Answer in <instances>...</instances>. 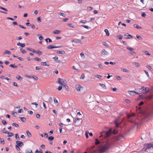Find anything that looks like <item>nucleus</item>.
I'll use <instances>...</instances> for the list:
<instances>
[{
  "label": "nucleus",
  "mask_w": 153,
  "mask_h": 153,
  "mask_svg": "<svg viewBox=\"0 0 153 153\" xmlns=\"http://www.w3.org/2000/svg\"><path fill=\"white\" fill-rule=\"evenodd\" d=\"M123 138V136L122 135H120L117 137L116 139L118 141H120V140Z\"/></svg>",
  "instance_id": "dca6fc26"
},
{
  "label": "nucleus",
  "mask_w": 153,
  "mask_h": 153,
  "mask_svg": "<svg viewBox=\"0 0 153 153\" xmlns=\"http://www.w3.org/2000/svg\"><path fill=\"white\" fill-rule=\"evenodd\" d=\"M144 71L146 74V75L148 77H149V75L148 74V72L145 70H144Z\"/></svg>",
  "instance_id": "6e6d98bb"
},
{
  "label": "nucleus",
  "mask_w": 153,
  "mask_h": 153,
  "mask_svg": "<svg viewBox=\"0 0 153 153\" xmlns=\"http://www.w3.org/2000/svg\"><path fill=\"white\" fill-rule=\"evenodd\" d=\"M127 49H128L130 51V52L129 53L131 54L132 55H135V52L134 51H133V50H134V49L133 48H131L130 47H127Z\"/></svg>",
  "instance_id": "423d86ee"
},
{
  "label": "nucleus",
  "mask_w": 153,
  "mask_h": 153,
  "mask_svg": "<svg viewBox=\"0 0 153 153\" xmlns=\"http://www.w3.org/2000/svg\"><path fill=\"white\" fill-rule=\"evenodd\" d=\"M0 143L3 144H4L5 142L4 139L0 137Z\"/></svg>",
  "instance_id": "c85d7f7f"
},
{
  "label": "nucleus",
  "mask_w": 153,
  "mask_h": 153,
  "mask_svg": "<svg viewBox=\"0 0 153 153\" xmlns=\"http://www.w3.org/2000/svg\"><path fill=\"white\" fill-rule=\"evenodd\" d=\"M124 37L126 39H130L133 38V36L128 33H126L124 35Z\"/></svg>",
  "instance_id": "6e6552de"
},
{
  "label": "nucleus",
  "mask_w": 153,
  "mask_h": 153,
  "mask_svg": "<svg viewBox=\"0 0 153 153\" xmlns=\"http://www.w3.org/2000/svg\"><path fill=\"white\" fill-rule=\"evenodd\" d=\"M111 144L107 142L103 145L100 147L99 151L100 153H104L106 150L111 148Z\"/></svg>",
  "instance_id": "f257e3e1"
},
{
  "label": "nucleus",
  "mask_w": 153,
  "mask_h": 153,
  "mask_svg": "<svg viewBox=\"0 0 153 153\" xmlns=\"http://www.w3.org/2000/svg\"><path fill=\"white\" fill-rule=\"evenodd\" d=\"M117 38L118 39H122L123 38V37L122 36L119 35L118 36H117Z\"/></svg>",
  "instance_id": "79ce46f5"
},
{
  "label": "nucleus",
  "mask_w": 153,
  "mask_h": 153,
  "mask_svg": "<svg viewBox=\"0 0 153 153\" xmlns=\"http://www.w3.org/2000/svg\"><path fill=\"white\" fill-rule=\"evenodd\" d=\"M101 53L104 55H106L109 54L108 52L106 51L104 49H103L101 51Z\"/></svg>",
  "instance_id": "9d476101"
},
{
  "label": "nucleus",
  "mask_w": 153,
  "mask_h": 153,
  "mask_svg": "<svg viewBox=\"0 0 153 153\" xmlns=\"http://www.w3.org/2000/svg\"><path fill=\"white\" fill-rule=\"evenodd\" d=\"M99 84L102 88H104L105 89H107V87L105 86V84L101 83H100Z\"/></svg>",
  "instance_id": "4be33fe9"
},
{
  "label": "nucleus",
  "mask_w": 153,
  "mask_h": 153,
  "mask_svg": "<svg viewBox=\"0 0 153 153\" xmlns=\"http://www.w3.org/2000/svg\"><path fill=\"white\" fill-rule=\"evenodd\" d=\"M16 79H18L19 80H21L22 79V78L19 75H17L16 76Z\"/></svg>",
  "instance_id": "412c9836"
},
{
  "label": "nucleus",
  "mask_w": 153,
  "mask_h": 153,
  "mask_svg": "<svg viewBox=\"0 0 153 153\" xmlns=\"http://www.w3.org/2000/svg\"><path fill=\"white\" fill-rule=\"evenodd\" d=\"M102 45L107 47H108V45L105 42H102Z\"/></svg>",
  "instance_id": "58836bf2"
},
{
  "label": "nucleus",
  "mask_w": 153,
  "mask_h": 153,
  "mask_svg": "<svg viewBox=\"0 0 153 153\" xmlns=\"http://www.w3.org/2000/svg\"><path fill=\"white\" fill-rule=\"evenodd\" d=\"M72 42L75 43H78L82 44L81 41L79 40L78 39H74L72 40Z\"/></svg>",
  "instance_id": "4468645a"
},
{
  "label": "nucleus",
  "mask_w": 153,
  "mask_h": 153,
  "mask_svg": "<svg viewBox=\"0 0 153 153\" xmlns=\"http://www.w3.org/2000/svg\"><path fill=\"white\" fill-rule=\"evenodd\" d=\"M56 53L57 54H60L62 55L64 54L65 53V52L64 51H57Z\"/></svg>",
  "instance_id": "2eb2a0df"
},
{
  "label": "nucleus",
  "mask_w": 153,
  "mask_h": 153,
  "mask_svg": "<svg viewBox=\"0 0 153 153\" xmlns=\"http://www.w3.org/2000/svg\"><path fill=\"white\" fill-rule=\"evenodd\" d=\"M19 27H21L22 28H23L24 29H25L26 28L24 26H23L22 25H19Z\"/></svg>",
  "instance_id": "0e129e2a"
},
{
  "label": "nucleus",
  "mask_w": 153,
  "mask_h": 153,
  "mask_svg": "<svg viewBox=\"0 0 153 153\" xmlns=\"http://www.w3.org/2000/svg\"><path fill=\"white\" fill-rule=\"evenodd\" d=\"M80 23H81L83 24H85L87 21L86 20H81L79 21Z\"/></svg>",
  "instance_id": "37998d69"
},
{
  "label": "nucleus",
  "mask_w": 153,
  "mask_h": 153,
  "mask_svg": "<svg viewBox=\"0 0 153 153\" xmlns=\"http://www.w3.org/2000/svg\"><path fill=\"white\" fill-rule=\"evenodd\" d=\"M130 93H135L137 94H139V93L138 92H137L135 91H129Z\"/></svg>",
  "instance_id": "09e8293b"
},
{
  "label": "nucleus",
  "mask_w": 153,
  "mask_h": 153,
  "mask_svg": "<svg viewBox=\"0 0 153 153\" xmlns=\"http://www.w3.org/2000/svg\"><path fill=\"white\" fill-rule=\"evenodd\" d=\"M60 32V30H56L53 32V33L54 34H59Z\"/></svg>",
  "instance_id": "a211bd4d"
},
{
  "label": "nucleus",
  "mask_w": 153,
  "mask_h": 153,
  "mask_svg": "<svg viewBox=\"0 0 153 153\" xmlns=\"http://www.w3.org/2000/svg\"><path fill=\"white\" fill-rule=\"evenodd\" d=\"M62 86L61 85L59 86L58 88V90L59 91H60L62 89Z\"/></svg>",
  "instance_id": "680f3d73"
},
{
  "label": "nucleus",
  "mask_w": 153,
  "mask_h": 153,
  "mask_svg": "<svg viewBox=\"0 0 153 153\" xmlns=\"http://www.w3.org/2000/svg\"><path fill=\"white\" fill-rule=\"evenodd\" d=\"M147 87H145L144 86L141 87V88H140V89L142 91L145 90L146 93H147L149 91V90L147 91Z\"/></svg>",
  "instance_id": "ddd939ff"
},
{
  "label": "nucleus",
  "mask_w": 153,
  "mask_h": 153,
  "mask_svg": "<svg viewBox=\"0 0 153 153\" xmlns=\"http://www.w3.org/2000/svg\"><path fill=\"white\" fill-rule=\"evenodd\" d=\"M53 100L54 102L55 103H57V105H58L59 104L58 103V101L55 98H54Z\"/></svg>",
  "instance_id": "13d9d810"
},
{
  "label": "nucleus",
  "mask_w": 153,
  "mask_h": 153,
  "mask_svg": "<svg viewBox=\"0 0 153 153\" xmlns=\"http://www.w3.org/2000/svg\"><path fill=\"white\" fill-rule=\"evenodd\" d=\"M2 123L4 125H6L7 123L4 120H3L2 121Z\"/></svg>",
  "instance_id": "864d4df0"
},
{
  "label": "nucleus",
  "mask_w": 153,
  "mask_h": 153,
  "mask_svg": "<svg viewBox=\"0 0 153 153\" xmlns=\"http://www.w3.org/2000/svg\"><path fill=\"white\" fill-rule=\"evenodd\" d=\"M17 114V113L16 112H13L12 113V115L14 117H16V115Z\"/></svg>",
  "instance_id": "8fccbe9b"
},
{
  "label": "nucleus",
  "mask_w": 153,
  "mask_h": 153,
  "mask_svg": "<svg viewBox=\"0 0 153 153\" xmlns=\"http://www.w3.org/2000/svg\"><path fill=\"white\" fill-rule=\"evenodd\" d=\"M122 71L124 72H127L128 71V70L125 68H123Z\"/></svg>",
  "instance_id": "052dcab7"
},
{
  "label": "nucleus",
  "mask_w": 153,
  "mask_h": 153,
  "mask_svg": "<svg viewBox=\"0 0 153 153\" xmlns=\"http://www.w3.org/2000/svg\"><path fill=\"white\" fill-rule=\"evenodd\" d=\"M16 149H17V150L18 151H20V149L19 147V146H18V145H16L15 146Z\"/></svg>",
  "instance_id": "de8ad7c7"
},
{
  "label": "nucleus",
  "mask_w": 153,
  "mask_h": 153,
  "mask_svg": "<svg viewBox=\"0 0 153 153\" xmlns=\"http://www.w3.org/2000/svg\"><path fill=\"white\" fill-rule=\"evenodd\" d=\"M9 66L13 68H16L17 67V66L16 65H14L13 64H10L9 65Z\"/></svg>",
  "instance_id": "72a5a7b5"
},
{
  "label": "nucleus",
  "mask_w": 153,
  "mask_h": 153,
  "mask_svg": "<svg viewBox=\"0 0 153 153\" xmlns=\"http://www.w3.org/2000/svg\"><path fill=\"white\" fill-rule=\"evenodd\" d=\"M59 15L60 16H62L63 17H65L66 16V15L63 13H59Z\"/></svg>",
  "instance_id": "49530a36"
},
{
  "label": "nucleus",
  "mask_w": 153,
  "mask_h": 153,
  "mask_svg": "<svg viewBox=\"0 0 153 153\" xmlns=\"http://www.w3.org/2000/svg\"><path fill=\"white\" fill-rule=\"evenodd\" d=\"M18 46H20L22 48H24L25 46V43H22L20 42H18L17 44Z\"/></svg>",
  "instance_id": "f8f14e48"
},
{
  "label": "nucleus",
  "mask_w": 153,
  "mask_h": 153,
  "mask_svg": "<svg viewBox=\"0 0 153 153\" xmlns=\"http://www.w3.org/2000/svg\"><path fill=\"white\" fill-rule=\"evenodd\" d=\"M23 111V110L21 109H19L18 110V112L19 113H20Z\"/></svg>",
  "instance_id": "bf43d9fd"
},
{
  "label": "nucleus",
  "mask_w": 153,
  "mask_h": 153,
  "mask_svg": "<svg viewBox=\"0 0 153 153\" xmlns=\"http://www.w3.org/2000/svg\"><path fill=\"white\" fill-rule=\"evenodd\" d=\"M16 143L17 144L16 145H18V146L19 147H22V146L24 145V144L22 142L20 141H16Z\"/></svg>",
  "instance_id": "1a4fd4ad"
},
{
  "label": "nucleus",
  "mask_w": 153,
  "mask_h": 153,
  "mask_svg": "<svg viewBox=\"0 0 153 153\" xmlns=\"http://www.w3.org/2000/svg\"><path fill=\"white\" fill-rule=\"evenodd\" d=\"M26 153H33L32 151L30 149L26 150Z\"/></svg>",
  "instance_id": "7c9ffc66"
},
{
  "label": "nucleus",
  "mask_w": 153,
  "mask_h": 153,
  "mask_svg": "<svg viewBox=\"0 0 153 153\" xmlns=\"http://www.w3.org/2000/svg\"><path fill=\"white\" fill-rule=\"evenodd\" d=\"M48 101L50 103H51L53 101V100L51 97H50L48 100Z\"/></svg>",
  "instance_id": "603ef678"
},
{
  "label": "nucleus",
  "mask_w": 153,
  "mask_h": 153,
  "mask_svg": "<svg viewBox=\"0 0 153 153\" xmlns=\"http://www.w3.org/2000/svg\"><path fill=\"white\" fill-rule=\"evenodd\" d=\"M63 86L65 87L66 90L68 91V87L66 85H63Z\"/></svg>",
  "instance_id": "4d7b16f0"
},
{
  "label": "nucleus",
  "mask_w": 153,
  "mask_h": 153,
  "mask_svg": "<svg viewBox=\"0 0 153 153\" xmlns=\"http://www.w3.org/2000/svg\"><path fill=\"white\" fill-rule=\"evenodd\" d=\"M41 17H39L37 18V21L39 22H41Z\"/></svg>",
  "instance_id": "69168bd1"
},
{
  "label": "nucleus",
  "mask_w": 153,
  "mask_h": 153,
  "mask_svg": "<svg viewBox=\"0 0 153 153\" xmlns=\"http://www.w3.org/2000/svg\"><path fill=\"white\" fill-rule=\"evenodd\" d=\"M116 77L117 79L119 80H121L122 79V78L119 76H116Z\"/></svg>",
  "instance_id": "3c124183"
},
{
  "label": "nucleus",
  "mask_w": 153,
  "mask_h": 153,
  "mask_svg": "<svg viewBox=\"0 0 153 153\" xmlns=\"http://www.w3.org/2000/svg\"><path fill=\"white\" fill-rule=\"evenodd\" d=\"M95 144L96 145H99L100 143V142L98 140V139L97 138H96L95 139Z\"/></svg>",
  "instance_id": "2f4dec72"
},
{
  "label": "nucleus",
  "mask_w": 153,
  "mask_h": 153,
  "mask_svg": "<svg viewBox=\"0 0 153 153\" xmlns=\"http://www.w3.org/2000/svg\"><path fill=\"white\" fill-rule=\"evenodd\" d=\"M36 53L38 54L39 55H42V51L39 50L38 51H36Z\"/></svg>",
  "instance_id": "f704fd0d"
},
{
  "label": "nucleus",
  "mask_w": 153,
  "mask_h": 153,
  "mask_svg": "<svg viewBox=\"0 0 153 153\" xmlns=\"http://www.w3.org/2000/svg\"><path fill=\"white\" fill-rule=\"evenodd\" d=\"M1 132L3 133H5V134H8L7 136L8 137H12L13 135V133H12V132H8L7 131H5L4 132V131H1Z\"/></svg>",
  "instance_id": "0eeeda50"
},
{
  "label": "nucleus",
  "mask_w": 153,
  "mask_h": 153,
  "mask_svg": "<svg viewBox=\"0 0 153 153\" xmlns=\"http://www.w3.org/2000/svg\"><path fill=\"white\" fill-rule=\"evenodd\" d=\"M134 27L137 29H140L142 28V27L139 26L138 25L134 24Z\"/></svg>",
  "instance_id": "aec40b11"
},
{
  "label": "nucleus",
  "mask_w": 153,
  "mask_h": 153,
  "mask_svg": "<svg viewBox=\"0 0 153 153\" xmlns=\"http://www.w3.org/2000/svg\"><path fill=\"white\" fill-rule=\"evenodd\" d=\"M68 26L69 27H74V25H73V24H68Z\"/></svg>",
  "instance_id": "ea45409f"
},
{
  "label": "nucleus",
  "mask_w": 153,
  "mask_h": 153,
  "mask_svg": "<svg viewBox=\"0 0 153 153\" xmlns=\"http://www.w3.org/2000/svg\"><path fill=\"white\" fill-rule=\"evenodd\" d=\"M7 54L9 55H10L11 54V52L10 51L8 50H5L4 51V54Z\"/></svg>",
  "instance_id": "5701e85b"
},
{
  "label": "nucleus",
  "mask_w": 153,
  "mask_h": 153,
  "mask_svg": "<svg viewBox=\"0 0 153 153\" xmlns=\"http://www.w3.org/2000/svg\"><path fill=\"white\" fill-rule=\"evenodd\" d=\"M15 138L17 140H19V137L17 134H15Z\"/></svg>",
  "instance_id": "a19ab883"
},
{
  "label": "nucleus",
  "mask_w": 153,
  "mask_h": 153,
  "mask_svg": "<svg viewBox=\"0 0 153 153\" xmlns=\"http://www.w3.org/2000/svg\"><path fill=\"white\" fill-rule=\"evenodd\" d=\"M153 148V142L145 144L144 145L143 148L142 149L143 151H146L147 150Z\"/></svg>",
  "instance_id": "f03ea898"
},
{
  "label": "nucleus",
  "mask_w": 153,
  "mask_h": 153,
  "mask_svg": "<svg viewBox=\"0 0 153 153\" xmlns=\"http://www.w3.org/2000/svg\"><path fill=\"white\" fill-rule=\"evenodd\" d=\"M125 102L127 103H129L130 102V101L128 99H126Z\"/></svg>",
  "instance_id": "774afa93"
},
{
  "label": "nucleus",
  "mask_w": 153,
  "mask_h": 153,
  "mask_svg": "<svg viewBox=\"0 0 153 153\" xmlns=\"http://www.w3.org/2000/svg\"><path fill=\"white\" fill-rule=\"evenodd\" d=\"M19 118L21 120V121L23 122H25L26 121L25 118L24 117H19Z\"/></svg>",
  "instance_id": "393cba45"
},
{
  "label": "nucleus",
  "mask_w": 153,
  "mask_h": 153,
  "mask_svg": "<svg viewBox=\"0 0 153 153\" xmlns=\"http://www.w3.org/2000/svg\"><path fill=\"white\" fill-rule=\"evenodd\" d=\"M54 48V46L53 45H49L47 47V48L48 49H53Z\"/></svg>",
  "instance_id": "cd10ccee"
},
{
  "label": "nucleus",
  "mask_w": 153,
  "mask_h": 153,
  "mask_svg": "<svg viewBox=\"0 0 153 153\" xmlns=\"http://www.w3.org/2000/svg\"><path fill=\"white\" fill-rule=\"evenodd\" d=\"M17 59H18L19 60L21 61H22L23 60V59L22 57H17Z\"/></svg>",
  "instance_id": "338daca9"
},
{
  "label": "nucleus",
  "mask_w": 153,
  "mask_h": 153,
  "mask_svg": "<svg viewBox=\"0 0 153 153\" xmlns=\"http://www.w3.org/2000/svg\"><path fill=\"white\" fill-rule=\"evenodd\" d=\"M34 59L38 61H41V59L39 58L38 57H36L34 58Z\"/></svg>",
  "instance_id": "c9c22d12"
},
{
  "label": "nucleus",
  "mask_w": 153,
  "mask_h": 153,
  "mask_svg": "<svg viewBox=\"0 0 153 153\" xmlns=\"http://www.w3.org/2000/svg\"><path fill=\"white\" fill-rule=\"evenodd\" d=\"M58 83L61 85H63L66 83V81L63 79L59 78L58 79Z\"/></svg>",
  "instance_id": "20e7f679"
},
{
  "label": "nucleus",
  "mask_w": 153,
  "mask_h": 153,
  "mask_svg": "<svg viewBox=\"0 0 153 153\" xmlns=\"http://www.w3.org/2000/svg\"><path fill=\"white\" fill-rule=\"evenodd\" d=\"M37 36L39 37V39L41 40L43 39V36L40 34H38L37 35Z\"/></svg>",
  "instance_id": "b1692460"
},
{
  "label": "nucleus",
  "mask_w": 153,
  "mask_h": 153,
  "mask_svg": "<svg viewBox=\"0 0 153 153\" xmlns=\"http://www.w3.org/2000/svg\"><path fill=\"white\" fill-rule=\"evenodd\" d=\"M81 26L88 29L90 28V27L86 25H81Z\"/></svg>",
  "instance_id": "e433bc0d"
},
{
  "label": "nucleus",
  "mask_w": 153,
  "mask_h": 153,
  "mask_svg": "<svg viewBox=\"0 0 153 153\" xmlns=\"http://www.w3.org/2000/svg\"><path fill=\"white\" fill-rule=\"evenodd\" d=\"M52 58L53 59L54 61L56 62H59L60 61L59 60H58V58L57 56L54 57Z\"/></svg>",
  "instance_id": "f3484780"
},
{
  "label": "nucleus",
  "mask_w": 153,
  "mask_h": 153,
  "mask_svg": "<svg viewBox=\"0 0 153 153\" xmlns=\"http://www.w3.org/2000/svg\"><path fill=\"white\" fill-rule=\"evenodd\" d=\"M146 68H148L149 69L150 71H153V68H152V67L150 65H147L146 66Z\"/></svg>",
  "instance_id": "a878e982"
},
{
  "label": "nucleus",
  "mask_w": 153,
  "mask_h": 153,
  "mask_svg": "<svg viewBox=\"0 0 153 153\" xmlns=\"http://www.w3.org/2000/svg\"><path fill=\"white\" fill-rule=\"evenodd\" d=\"M117 130L115 129H114L113 131V133L114 134H116L117 133Z\"/></svg>",
  "instance_id": "e2e57ef3"
},
{
  "label": "nucleus",
  "mask_w": 153,
  "mask_h": 153,
  "mask_svg": "<svg viewBox=\"0 0 153 153\" xmlns=\"http://www.w3.org/2000/svg\"><path fill=\"white\" fill-rule=\"evenodd\" d=\"M48 63V62H41V65H42L44 66H47V67H49V65Z\"/></svg>",
  "instance_id": "9b49d317"
},
{
  "label": "nucleus",
  "mask_w": 153,
  "mask_h": 153,
  "mask_svg": "<svg viewBox=\"0 0 153 153\" xmlns=\"http://www.w3.org/2000/svg\"><path fill=\"white\" fill-rule=\"evenodd\" d=\"M114 123L116 125L117 127H118L119 126V122L117 120H115L114 121Z\"/></svg>",
  "instance_id": "6ab92c4d"
},
{
  "label": "nucleus",
  "mask_w": 153,
  "mask_h": 153,
  "mask_svg": "<svg viewBox=\"0 0 153 153\" xmlns=\"http://www.w3.org/2000/svg\"><path fill=\"white\" fill-rule=\"evenodd\" d=\"M136 37H137V39H139V40H142L143 39V38H142V37L140 36H139L137 35L136 36Z\"/></svg>",
  "instance_id": "5fc2aeb1"
},
{
  "label": "nucleus",
  "mask_w": 153,
  "mask_h": 153,
  "mask_svg": "<svg viewBox=\"0 0 153 153\" xmlns=\"http://www.w3.org/2000/svg\"><path fill=\"white\" fill-rule=\"evenodd\" d=\"M27 136L28 137H31V135L30 133L28 131H27L26 132Z\"/></svg>",
  "instance_id": "bb28decb"
},
{
  "label": "nucleus",
  "mask_w": 153,
  "mask_h": 153,
  "mask_svg": "<svg viewBox=\"0 0 153 153\" xmlns=\"http://www.w3.org/2000/svg\"><path fill=\"white\" fill-rule=\"evenodd\" d=\"M12 125L13 126H14L16 127H18L19 126V125L16 123H13Z\"/></svg>",
  "instance_id": "473e14b6"
},
{
  "label": "nucleus",
  "mask_w": 153,
  "mask_h": 153,
  "mask_svg": "<svg viewBox=\"0 0 153 153\" xmlns=\"http://www.w3.org/2000/svg\"><path fill=\"white\" fill-rule=\"evenodd\" d=\"M105 32L106 33V35L107 36H109V33L108 30L107 29H105L104 30Z\"/></svg>",
  "instance_id": "c756f323"
},
{
  "label": "nucleus",
  "mask_w": 153,
  "mask_h": 153,
  "mask_svg": "<svg viewBox=\"0 0 153 153\" xmlns=\"http://www.w3.org/2000/svg\"><path fill=\"white\" fill-rule=\"evenodd\" d=\"M75 88L78 92H79L81 91V89L83 88V87L79 85H76L75 86Z\"/></svg>",
  "instance_id": "39448f33"
},
{
  "label": "nucleus",
  "mask_w": 153,
  "mask_h": 153,
  "mask_svg": "<svg viewBox=\"0 0 153 153\" xmlns=\"http://www.w3.org/2000/svg\"><path fill=\"white\" fill-rule=\"evenodd\" d=\"M54 139V137L53 136H50L48 137V140H53Z\"/></svg>",
  "instance_id": "c03bdc74"
},
{
  "label": "nucleus",
  "mask_w": 153,
  "mask_h": 153,
  "mask_svg": "<svg viewBox=\"0 0 153 153\" xmlns=\"http://www.w3.org/2000/svg\"><path fill=\"white\" fill-rule=\"evenodd\" d=\"M133 64H134L137 67H139L140 66V65L138 63L134 62L133 63Z\"/></svg>",
  "instance_id": "4c0bfd02"
},
{
  "label": "nucleus",
  "mask_w": 153,
  "mask_h": 153,
  "mask_svg": "<svg viewBox=\"0 0 153 153\" xmlns=\"http://www.w3.org/2000/svg\"><path fill=\"white\" fill-rule=\"evenodd\" d=\"M127 117L129 121L132 122H134V121L135 118L134 114H128L127 115Z\"/></svg>",
  "instance_id": "7ed1b4c3"
},
{
  "label": "nucleus",
  "mask_w": 153,
  "mask_h": 153,
  "mask_svg": "<svg viewBox=\"0 0 153 153\" xmlns=\"http://www.w3.org/2000/svg\"><path fill=\"white\" fill-rule=\"evenodd\" d=\"M98 67L100 68L101 69H102L103 68L104 66H103L102 64H99L98 65Z\"/></svg>",
  "instance_id": "a18cd8bd"
}]
</instances>
